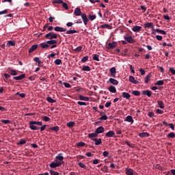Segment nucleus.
<instances>
[{
	"mask_svg": "<svg viewBox=\"0 0 175 175\" xmlns=\"http://www.w3.org/2000/svg\"><path fill=\"white\" fill-rule=\"evenodd\" d=\"M95 146H99L100 144H102V139L100 138H96L94 139Z\"/></svg>",
	"mask_w": 175,
	"mask_h": 175,
	"instance_id": "22",
	"label": "nucleus"
},
{
	"mask_svg": "<svg viewBox=\"0 0 175 175\" xmlns=\"http://www.w3.org/2000/svg\"><path fill=\"white\" fill-rule=\"evenodd\" d=\"M135 171L132 168H126V175H133Z\"/></svg>",
	"mask_w": 175,
	"mask_h": 175,
	"instance_id": "20",
	"label": "nucleus"
},
{
	"mask_svg": "<svg viewBox=\"0 0 175 175\" xmlns=\"http://www.w3.org/2000/svg\"><path fill=\"white\" fill-rule=\"evenodd\" d=\"M77 103L79 106H87V103L85 102L78 101Z\"/></svg>",
	"mask_w": 175,
	"mask_h": 175,
	"instance_id": "49",
	"label": "nucleus"
},
{
	"mask_svg": "<svg viewBox=\"0 0 175 175\" xmlns=\"http://www.w3.org/2000/svg\"><path fill=\"white\" fill-rule=\"evenodd\" d=\"M156 113H157V114H163V111L161 110V109H157L156 110Z\"/></svg>",
	"mask_w": 175,
	"mask_h": 175,
	"instance_id": "58",
	"label": "nucleus"
},
{
	"mask_svg": "<svg viewBox=\"0 0 175 175\" xmlns=\"http://www.w3.org/2000/svg\"><path fill=\"white\" fill-rule=\"evenodd\" d=\"M79 100H84L85 102H88L90 100L89 97H85L83 95H79Z\"/></svg>",
	"mask_w": 175,
	"mask_h": 175,
	"instance_id": "25",
	"label": "nucleus"
},
{
	"mask_svg": "<svg viewBox=\"0 0 175 175\" xmlns=\"http://www.w3.org/2000/svg\"><path fill=\"white\" fill-rule=\"evenodd\" d=\"M40 46H41V49H49V47H50V45H49V43H47V41L46 42L40 43Z\"/></svg>",
	"mask_w": 175,
	"mask_h": 175,
	"instance_id": "19",
	"label": "nucleus"
},
{
	"mask_svg": "<svg viewBox=\"0 0 175 175\" xmlns=\"http://www.w3.org/2000/svg\"><path fill=\"white\" fill-rule=\"evenodd\" d=\"M156 39L157 40H162V39H163V38L162 37V36L157 35V36H156Z\"/></svg>",
	"mask_w": 175,
	"mask_h": 175,
	"instance_id": "62",
	"label": "nucleus"
},
{
	"mask_svg": "<svg viewBox=\"0 0 175 175\" xmlns=\"http://www.w3.org/2000/svg\"><path fill=\"white\" fill-rule=\"evenodd\" d=\"M81 50H83V46H79L77 47L76 49H75L74 51H77V53H80V51H81Z\"/></svg>",
	"mask_w": 175,
	"mask_h": 175,
	"instance_id": "44",
	"label": "nucleus"
},
{
	"mask_svg": "<svg viewBox=\"0 0 175 175\" xmlns=\"http://www.w3.org/2000/svg\"><path fill=\"white\" fill-rule=\"evenodd\" d=\"M64 3V0H55L54 1H53V3H58L59 5L60 4V3Z\"/></svg>",
	"mask_w": 175,
	"mask_h": 175,
	"instance_id": "57",
	"label": "nucleus"
},
{
	"mask_svg": "<svg viewBox=\"0 0 175 175\" xmlns=\"http://www.w3.org/2000/svg\"><path fill=\"white\" fill-rule=\"evenodd\" d=\"M95 132L97 135H99L100 133H103V132H105V128L100 126L96 129Z\"/></svg>",
	"mask_w": 175,
	"mask_h": 175,
	"instance_id": "9",
	"label": "nucleus"
},
{
	"mask_svg": "<svg viewBox=\"0 0 175 175\" xmlns=\"http://www.w3.org/2000/svg\"><path fill=\"white\" fill-rule=\"evenodd\" d=\"M81 18H82V20L83 21V24L85 25H87V24H88V21H89L88 18H87V15L85 14H84V13H82L81 14Z\"/></svg>",
	"mask_w": 175,
	"mask_h": 175,
	"instance_id": "4",
	"label": "nucleus"
},
{
	"mask_svg": "<svg viewBox=\"0 0 175 175\" xmlns=\"http://www.w3.org/2000/svg\"><path fill=\"white\" fill-rule=\"evenodd\" d=\"M84 146H85V143L83 142H80L77 144V147H84Z\"/></svg>",
	"mask_w": 175,
	"mask_h": 175,
	"instance_id": "42",
	"label": "nucleus"
},
{
	"mask_svg": "<svg viewBox=\"0 0 175 175\" xmlns=\"http://www.w3.org/2000/svg\"><path fill=\"white\" fill-rule=\"evenodd\" d=\"M27 143V141L25 139H21L19 142L17 143L18 146L25 144Z\"/></svg>",
	"mask_w": 175,
	"mask_h": 175,
	"instance_id": "45",
	"label": "nucleus"
},
{
	"mask_svg": "<svg viewBox=\"0 0 175 175\" xmlns=\"http://www.w3.org/2000/svg\"><path fill=\"white\" fill-rule=\"evenodd\" d=\"M153 26H154V23L150 22V23H145V24L144 25V28L145 29H147V28H152Z\"/></svg>",
	"mask_w": 175,
	"mask_h": 175,
	"instance_id": "17",
	"label": "nucleus"
},
{
	"mask_svg": "<svg viewBox=\"0 0 175 175\" xmlns=\"http://www.w3.org/2000/svg\"><path fill=\"white\" fill-rule=\"evenodd\" d=\"M170 72L172 75H175V70L173 68H170Z\"/></svg>",
	"mask_w": 175,
	"mask_h": 175,
	"instance_id": "64",
	"label": "nucleus"
},
{
	"mask_svg": "<svg viewBox=\"0 0 175 175\" xmlns=\"http://www.w3.org/2000/svg\"><path fill=\"white\" fill-rule=\"evenodd\" d=\"M88 61V56H85L81 59V62H87Z\"/></svg>",
	"mask_w": 175,
	"mask_h": 175,
	"instance_id": "56",
	"label": "nucleus"
},
{
	"mask_svg": "<svg viewBox=\"0 0 175 175\" xmlns=\"http://www.w3.org/2000/svg\"><path fill=\"white\" fill-rule=\"evenodd\" d=\"M62 6L64 9H66V10H68V9H69V7L68 6V3H62Z\"/></svg>",
	"mask_w": 175,
	"mask_h": 175,
	"instance_id": "53",
	"label": "nucleus"
},
{
	"mask_svg": "<svg viewBox=\"0 0 175 175\" xmlns=\"http://www.w3.org/2000/svg\"><path fill=\"white\" fill-rule=\"evenodd\" d=\"M139 72H140L142 76H144V75H146V70H144V69H143V68L139 69Z\"/></svg>",
	"mask_w": 175,
	"mask_h": 175,
	"instance_id": "60",
	"label": "nucleus"
},
{
	"mask_svg": "<svg viewBox=\"0 0 175 175\" xmlns=\"http://www.w3.org/2000/svg\"><path fill=\"white\" fill-rule=\"evenodd\" d=\"M56 32H66V29L57 26L54 28Z\"/></svg>",
	"mask_w": 175,
	"mask_h": 175,
	"instance_id": "8",
	"label": "nucleus"
},
{
	"mask_svg": "<svg viewBox=\"0 0 175 175\" xmlns=\"http://www.w3.org/2000/svg\"><path fill=\"white\" fill-rule=\"evenodd\" d=\"M93 59L94 61H99V55H97V54L93 55Z\"/></svg>",
	"mask_w": 175,
	"mask_h": 175,
	"instance_id": "46",
	"label": "nucleus"
},
{
	"mask_svg": "<svg viewBox=\"0 0 175 175\" xmlns=\"http://www.w3.org/2000/svg\"><path fill=\"white\" fill-rule=\"evenodd\" d=\"M99 162H100V160H99V159H96L93 160L94 165H98V163H99Z\"/></svg>",
	"mask_w": 175,
	"mask_h": 175,
	"instance_id": "59",
	"label": "nucleus"
},
{
	"mask_svg": "<svg viewBox=\"0 0 175 175\" xmlns=\"http://www.w3.org/2000/svg\"><path fill=\"white\" fill-rule=\"evenodd\" d=\"M42 120L45 121V122L50 121V118H49V116H43Z\"/></svg>",
	"mask_w": 175,
	"mask_h": 175,
	"instance_id": "54",
	"label": "nucleus"
},
{
	"mask_svg": "<svg viewBox=\"0 0 175 175\" xmlns=\"http://www.w3.org/2000/svg\"><path fill=\"white\" fill-rule=\"evenodd\" d=\"M139 137H148L150 134L148 133H140L139 134Z\"/></svg>",
	"mask_w": 175,
	"mask_h": 175,
	"instance_id": "29",
	"label": "nucleus"
},
{
	"mask_svg": "<svg viewBox=\"0 0 175 175\" xmlns=\"http://www.w3.org/2000/svg\"><path fill=\"white\" fill-rule=\"evenodd\" d=\"M62 163H64V156H63L62 153H59L55 157V161H52L50 163L49 166L52 169H55V167H58L61 166V165H62Z\"/></svg>",
	"mask_w": 175,
	"mask_h": 175,
	"instance_id": "1",
	"label": "nucleus"
},
{
	"mask_svg": "<svg viewBox=\"0 0 175 175\" xmlns=\"http://www.w3.org/2000/svg\"><path fill=\"white\" fill-rule=\"evenodd\" d=\"M74 14L77 16H81V14H83V13H81V10L80 9V8H75Z\"/></svg>",
	"mask_w": 175,
	"mask_h": 175,
	"instance_id": "13",
	"label": "nucleus"
},
{
	"mask_svg": "<svg viewBox=\"0 0 175 175\" xmlns=\"http://www.w3.org/2000/svg\"><path fill=\"white\" fill-rule=\"evenodd\" d=\"M29 125L31 131H38V129H39L38 126H42L43 123L42 122L31 121L29 122ZM36 125H38V126Z\"/></svg>",
	"mask_w": 175,
	"mask_h": 175,
	"instance_id": "2",
	"label": "nucleus"
},
{
	"mask_svg": "<svg viewBox=\"0 0 175 175\" xmlns=\"http://www.w3.org/2000/svg\"><path fill=\"white\" fill-rule=\"evenodd\" d=\"M124 121L126 122H131V124H133V122H135V120H133V118H132L131 116H128L127 117H126Z\"/></svg>",
	"mask_w": 175,
	"mask_h": 175,
	"instance_id": "16",
	"label": "nucleus"
},
{
	"mask_svg": "<svg viewBox=\"0 0 175 175\" xmlns=\"http://www.w3.org/2000/svg\"><path fill=\"white\" fill-rule=\"evenodd\" d=\"M79 166L81 167L82 169H85L86 166L85 165V164L82 162H79L78 163Z\"/></svg>",
	"mask_w": 175,
	"mask_h": 175,
	"instance_id": "52",
	"label": "nucleus"
},
{
	"mask_svg": "<svg viewBox=\"0 0 175 175\" xmlns=\"http://www.w3.org/2000/svg\"><path fill=\"white\" fill-rule=\"evenodd\" d=\"M115 47H117V42H113L111 43H109L107 50H111L113 49H115Z\"/></svg>",
	"mask_w": 175,
	"mask_h": 175,
	"instance_id": "7",
	"label": "nucleus"
},
{
	"mask_svg": "<svg viewBox=\"0 0 175 175\" xmlns=\"http://www.w3.org/2000/svg\"><path fill=\"white\" fill-rule=\"evenodd\" d=\"M67 126H68V128H72V126H75V122H69L68 123H67Z\"/></svg>",
	"mask_w": 175,
	"mask_h": 175,
	"instance_id": "47",
	"label": "nucleus"
},
{
	"mask_svg": "<svg viewBox=\"0 0 175 175\" xmlns=\"http://www.w3.org/2000/svg\"><path fill=\"white\" fill-rule=\"evenodd\" d=\"M142 95H146L148 98H151V95H152V92L150 90H144L142 91Z\"/></svg>",
	"mask_w": 175,
	"mask_h": 175,
	"instance_id": "14",
	"label": "nucleus"
},
{
	"mask_svg": "<svg viewBox=\"0 0 175 175\" xmlns=\"http://www.w3.org/2000/svg\"><path fill=\"white\" fill-rule=\"evenodd\" d=\"M49 129L51 131H54V132H58V131H59V126H53V127H51Z\"/></svg>",
	"mask_w": 175,
	"mask_h": 175,
	"instance_id": "38",
	"label": "nucleus"
},
{
	"mask_svg": "<svg viewBox=\"0 0 175 175\" xmlns=\"http://www.w3.org/2000/svg\"><path fill=\"white\" fill-rule=\"evenodd\" d=\"M46 100L49 103H55L57 102V100L53 99V98H51V97H47L46 98Z\"/></svg>",
	"mask_w": 175,
	"mask_h": 175,
	"instance_id": "35",
	"label": "nucleus"
},
{
	"mask_svg": "<svg viewBox=\"0 0 175 175\" xmlns=\"http://www.w3.org/2000/svg\"><path fill=\"white\" fill-rule=\"evenodd\" d=\"M109 72L111 73V77H116V76L117 75V69L116 68V67L111 68L109 69Z\"/></svg>",
	"mask_w": 175,
	"mask_h": 175,
	"instance_id": "5",
	"label": "nucleus"
},
{
	"mask_svg": "<svg viewBox=\"0 0 175 175\" xmlns=\"http://www.w3.org/2000/svg\"><path fill=\"white\" fill-rule=\"evenodd\" d=\"M47 43L49 46H50L51 44H57V42L56 40H48Z\"/></svg>",
	"mask_w": 175,
	"mask_h": 175,
	"instance_id": "32",
	"label": "nucleus"
},
{
	"mask_svg": "<svg viewBox=\"0 0 175 175\" xmlns=\"http://www.w3.org/2000/svg\"><path fill=\"white\" fill-rule=\"evenodd\" d=\"M131 29L133 32H140L142 31V27L136 25L133 27Z\"/></svg>",
	"mask_w": 175,
	"mask_h": 175,
	"instance_id": "12",
	"label": "nucleus"
},
{
	"mask_svg": "<svg viewBox=\"0 0 175 175\" xmlns=\"http://www.w3.org/2000/svg\"><path fill=\"white\" fill-rule=\"evenodd\" d=\"M108 90L109 92H111L112 94H116L117 92V89L116 87L111 85L108 88Z\"/></svg>",
	"mask_w": 175,
	"mask_h": 175,
	"instance_id": "18",
	"label": "nucleus"
},
{
	"mask_svg": "<svg viewBox=\"0 0 175 175\" xmlns=\"http://www.w3.org/2000/svg\"><path fill=\"white\" fill-rule=\"evenodd\" d=\"M45 38L46 39L53 40L57 39V38H58V36L54 32H49L45 35Z\"/></svg>",
	"mask_w": 175,
	"mask_h": 175,
	"instance_id": "3",
	"label": "nucleus"
},
{
	"mask_svg": "<svg viewBox=\"0 0 175 175\" xmlns=\"http://www.w3.org/2000/svg\"><path fill=\"white\" fill-rule=\"evenodd\" d=\"M156 32L158 33H161V35H166V31L160 29H156Z\"/></svg>",
	"mask_w": 175,
	"mask_h": 175,
	"instance_id": "36",
	"label": "nucleus"
},
{
	"mask_svg": "<svg viewBox=\"0 0 175 175\" xmlns=\"http://www.w3.org/2000/svg\"><path fill=\"white\" fill-rule=\"evenodd\" d=\"M115 135L116 133H114L113 131H110L105 134V136H107V137H113Z\"/></svg>",
	"mask_w": 175,
	"mask_h": 175,
	"instance_id": "21",
	"label": "nucleus"
},
{
	"mask_svg": "<svg viewBox=\"0 0 175 175\" xmlns=\"http://www.w3.org/2000/svg\"><path fill=\"white\" fill-rule=\"evenodd\" d=\"M25 74H22L19 76L13 77L14 80H23V79H25Z\"/></svg>",
	"mask_w": 175,
	"mask_h": 175,
	"instance_id": "24",
	"label": "nucleus"
},
{
	"mask_svg": "<svg viewBox=\"0 0 175 175\" xmlns=\"http://www.w3.org/2000/svg\"><path fill=\"white\" fill-rule=\"evenodd\" d=\"M82 70L85 72H90V70H91V68L88 66H84Z\"/></svg>",
	"mask_w": 175,
	"mask_h": 175,
	"instance_id": "39",
	"label": "nucleus"
},
{
	"mask_svg": "<svg viewBox=\"0 0 175 175\" xmlns=\"http://www.w3.org/2000/svg\"><path fill=\"white\" fill-rule=\"evenodd\" d=\"M66 33H67V35H72L73 33H77V31L74 29V30H68L66 31Z\"/></svg>",
	"mask_w": 175,
	"mask_h": 175,
	"instance_id": "30",
	"label": "nucleus"
},
{
	"mask_svg": "<svg viewBox=\"0 0 175 175\" xmlns=\"http://www.w3.org/2000/svg\"><path fill=\"white\" fill-rule=\"evenodd\" d=\"M12 46H16V42L14 41L10 40L7 43V47H10Z\"/></svg>",
	"mask_w": 175,
	"mask_h": 175,
	"instance_id": "33",
	"label": "nucleus"
},
{
	"mask_svg": "<svg viewBox=\"0 0 175 175\" xmlns=\"http://www.w3.org/2000/svg\"><path fill=\"white\" fill-rule=\"evenodd\" d=\"M9 73L11 76H17V71L16 70L11 69L9 70Z\"/></svg>",
	"mask_w": 175,
	"mask_h": 175,
	"instance_id": "31",
	"label": "nucleus"
},
{
	"mask_svg": "<svg viewBox=\"0 0 175 175\" xmlns=\"http://www.w3.org/2000/svg\"><path fill=\"white\" fill-rule=\"evenodd\" d=\"M129 81L130 83H133V84H139V81L135 79V77L129 76Z\"/></svg>",
	"mask_w": 175,
	"mask_h": 175,
	"instance_id": "11",
	"label": "nucleus"
},
{
	"mask_svg": "<svg viewBox=\"0 0 175 175\" xmlns=\"http://www.w3.org/2000/svg\"><path fill=\"white\" fill-rule=\"evenodd\" d=\"M151 76H152L151 73H149V74H148V75L146 77L145 81H144V83H145L146 84H148V81H150V79L151 78Z\"/></svg>",
	"mask_w": 175,
	"mask_h": 175,
	"instance_id": "27",
	"label": "nucleus"
},
{
	"mask_svg": "<svg viewBox=\"0 0 175 175\" xmlns=\"http://www.w3.org/2000/svg\"><path fill=\"white\" fill-rule=\"evenodd\" d=\"M163 84H165L163 81V80H159V81H157V83H155V85H163Z\"/></svg>",
	"mask_w": 175,
	"mask_h": 175,
	"instance_id": "41",
	"label": "nucleus"
},
{
	"mask_svg": "<svg viewBox=\"0 0 175 175\" xmlns=\"http://www.w3.org/2000/svg\"><path fill=\"white\" fill-rule=\"evenodd\" d=\"M50 174L51 175H59V172H55L54 170H50Z\"/></svg>",
	"mask_w": 175,
	"mask_h": 175,
	"instance_id": "55",
	"label": "nucleus"
},
{
	"mask_svg": "<svg viewBox=\"0 0 175 175\" xmlns=\"http://www.w3.org/2000/svg\"><path fill=\"white\" fill-rule=\"evenodd\" d=\"M38 49V44H33L31 46V48L29 49V53H32Z\"/></svg>",
	"mask_w": 175,
	"mask_h": 175,
	"instance_id": "26",
	"label": "nucleus"
},
{
	"mask_svg": "<svg viewBox=\"0 0 175 175\" xmlns=\"http://www.w3.org/2000/svg\"><path fill=\"white\" fill-rule=\"evenodd\" d=\"M97 137H98V134L96 132L90 133L88 135V137H89V139L90 140H92L93 142H94V139H96Z\"/></svg>",
	"mask_w": 175,
	"mask_h": 175,
	"instance_id": "6",
	"label": "nucleus"
},
{
	"mask_svg": "<svg viewBox=\"0 0 175 175\" xmlns=\"http://www.w3.org/2000/svg\"><path fill=\"white\" fill-rule=\"evenodd\" d=\"M96 18V15H89V19L90 21H94Z\"/></svg>",
	"mask_w": 175,
	"mask_h": 175,
	"instance_id": "48",
	"label": "nucleus"
},
{
	"mask_svg": "<svg viewBox=\"0 0 175 175\" xmlns=\"http://www.w3.org/2000/svg\"><path fill=\"white\" fill-rule=\"evenodd\" d=\"M100 28H103L105 29H113V27L111 25H109V24H104L100 26Z\"/></svg>",
	"mask_w": 175,
	"mask_h": 175,
	"instance_id": "23",
	"label": "nucleus"
},
{
	"mask_svg": "<svg viewBox=\"0 0 175 175\" xmlns=\"http://www.w3.org/2000/svg\"><path fill=\"white\" fill-rule=\"evenodd\" d=\"M34 61H35V62L38 63V64L41 63L40 59H39V57H35Z\"/></svg>",
	"mask_w": 175,
	"mask_h": 175,
	"instance_id": "63",
	"label": "nucleus"
},
{
	"mask_svg": "<svg viewBox=\"0 0 175 175\" xmlns=\"http://www.w3.org/2000/svg\"><path fill=\"white\" fill-rule=\"evenodd\" d=\"M63 84L64 87H66V88H70L72 87V85L69 83L64 82L63 83Z\"/></svg>",
	"mask_w": 175,
	"mask_h": 175,
	"instance_id": "50",
	"label": "nucleus"
},
{
	"mask_svg": "<svg viewBox=\"0 0 175 175\" xmlns=\"http://www.w3.org/2000/svg\"><path fill=\"white\" fill-rule=\"evenodd\" d=\"M55 65H61L62 64V60L60 59H57L55 60Z\"/></svg>",
	"mask_w": 175,
	"mask_h": 175,
	"instance_id": "43",
	"label": "nucleus"
},
{
	"mask_svg": "<svg viewBox=\"0 0 175 175\" xmlns=\"http://www.w3.org/2000/svg\"><path fill=\"white\" fill-rule=\"evenodd\" d=\"M122 96L123 98H124V99H129L131 98V94H129V93L124 92L122 93Z\"/></svg>",
	"mask_w": 175,
	"mask_h": 175,
	"instance_id": "28",
	"label": "nucleus"
},
{
	"mask_svg": "<svg viewBox=\"0 0 175 175\" xmlns=\"http://www.w3.org/2000/svg\"><path fill=\"white\" fill-rule=\"evenodd\" d=\"M1 122H3V124H9V122H10V120H1Z\"/></svg>",
	"mask_w": 175,
	"mask_h": 175,
	"instance_id": "61",
	"label": "nucleus"
},
{
	"mask_svg": "<svg viewBox=\"0 0 175 175\" xmlns=\"http://www.w3.org/2000/svg\"><path fill=\"white\" fill-rule=\"evenodd\" d=\"M124 40H126L127 43H135V40L132 36H124Z\"/></svg>",
	"mask_w": 175,
	"mask_h": 175,
	"instance_id": "10",
	"label": "nucleus"
},
{
	"mask_svg": "<svg viewBox=\"0 0 175 175\" xmlns=\"http://www.w3.org/2000/svg\"><path fill=\"white\" fill-rule=\"evenodd\" d=\"M109 82L110 83V84H112L113 85H118V81H117L115 79L109 78Z\"/></svg>",
	"mask_w": 175,
	"mask_h": 175,
	"instance_id": "15",
	"label": "nucleus"
},
{
	"mask_svg": "<svg viewBox=\"0 0 175 175\" xmlns=\"http://www.w3.org/2000/svg\"><path fill=\"white\" fill-rule=\"evenodd\" d=\"M157 104L159 106L160 109H164L165 108V106L163 105V101L158 100Z\"/></svg>",
	"mask_w": 175,
	"mask_h": 175,
	"instance_id": "37",
	"label": "nucleus"
},
{
	"mask_svg": "<svg viewBox=\"0 0 175 175\" xmlns=\"http://www.w3.org/2000/svg\"><path fill=\"white\" fill-rule=\"evenodd\" d=\"M132 94L135 96H139L140 95V92L138 90H134V91H133Z\"/></svg>",
	"mask_w": 175,
	"mask_h": 175,
	"instance_id": "40",
	"label": "nucleus"
},
{
	"mask_svg": "<svg viewBox=\"0 0 175 175\" xmlns=\"http://www.w3.org/2000/svg\"><path fill=\"white\" fill-rule=\"evenodd\" d=\"M167 137H168V139H174L175 133H173V132H171V133L167 134Z\"/></svg>",
	"mask_w": 175,
	"mask_h": 175,
	"instance_id": "34",
	"label": "nucleus"
},
{
	"mask_svg": "<svg viewBox=\"0 0 175 175\" xmlns=\"http://www.w3.org/2000/svg\"><path fill=\"white\" fill-rule=\"evenodd\" d=\"M99 120H100V121L103 120V121H106V120H107V116L104 115L103 116H101Z\"/></svg>",
	"mask_w": 175,
	"mask_h": 175,
	"instance_id": "51",
	"label": "nucleus"
}]
</instances>
